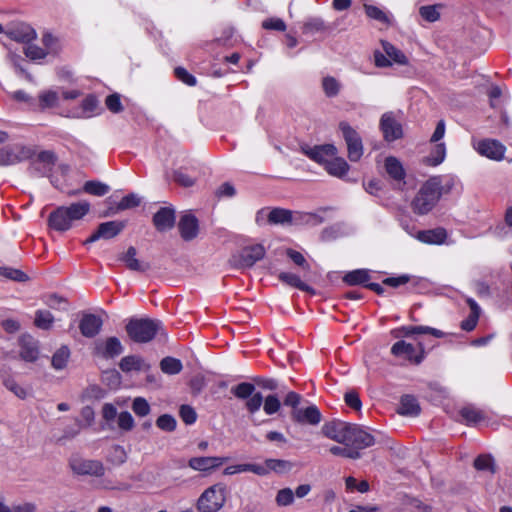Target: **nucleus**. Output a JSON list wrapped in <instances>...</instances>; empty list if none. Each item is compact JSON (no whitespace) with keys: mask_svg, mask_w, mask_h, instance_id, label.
Segmentation results:
<instances>
[{"mask_svg":"<svg viewBox=\"0 0 512 512\" xmlns=\"http://www.w3.org/2000/svg\"><path fill=\"white\" fill-rule=\"evenodd\" d=\"M301 151L313 161L326 164L330 158L337 154V148L332 144H325L310 147L309 145L301 146Z\"/></svg>","mask_w":512,"mask_h":512,"instance_id":"f8f14e48","label":"nucleus"},{"mask_svg":"<svg viewBox=\"0 0 512 512\" xmlns=\"http://www.w3.org/2000/svg\"><path fill=\"white\" fill-rule=\"evenodd\" d=\"M174 181L183 187H191L195 184L196 178L188 175L183 168L174 172Z\"/></svg>","mask_w":512,"mask_h":512,"instance_id":"5fc2aeb1","label":"nucleus"},{"mask_svg":"<svg viewBox=\"0 0 512 512\" xmlns=\"http://www.w3.org/2000/svg\"><path fill=\"white\" fill-rule=\"evenodd\" d=\"M439 199V192H436L429 180H427L413 200V210L421 215L426 214L432 210Z\"/></svg>","mask_w":512,"mask_h":512,"instance_id":"39448f33","label":"nucleus"},{"mask_svg":"<svg viewBox=\"0 0 512 512\" xmlns=\"http://www.w3.org/2000/svg\"><path fill=\"white\" fill-rule=\"evenodd\" d=\"M278 279L291 286V287H294V288H297L301 291H305V292H309V293H314V290L309 286L307 285L306 283H304L300 277L294 273H291V272H280L278 274Z\"/></svg>","mask_w":512,"mask_h":512,"instance_id":"7c9ffc66","label":"nucleus"},{"mask_svg":"<svg viewBox=\"0 0 512 512\" xmlns=\"http://www.w3.org/2000/svg\"><path fill=\"white\" fill-rule=\"evenodd\" d=\"M70 357V351L68 347H60L52 356V367L56 370H62L66 367L68 359Z\"/></svg>","mask_w":512,"mask_h":512,"instance_id":"e433bc0d","label":"nucleus"},{"mask_svg":"<svg viewBox=\"0 0 512 512\" xmlns=\"http://www.w3.org/2000/svg\"><path fill=\"white\" fill-rule=\"evenodd\" d=\"M156 425L161 430L171 432L176 428V420L171 415L164 414L156 420Z\"/></svg>","mask_w":512,"mask_h":512,"instance_id":"680f3d73","label":"nucleus"},{"mask_svg":"<svg viewBox=\"0 0 512 512\" xmlns=\"http://www.w3.org/2000/svg\"><path fill=\"white\" fill-rule=\"evenodd\" d=\"M381 130L388 141H394L402 136V127L392 113H385L380 121Z\"/></svg>","mask_w":512,"mask_h":512,"instance_id":"aec40b11","label":"nucleus"},{"mask_svg":"<svg viewBox=\"0 0 512 512\" xmlns=\"http://www.w3.org/2000/svg\"><path fill=\"white\" fill-rule=\"evenodd\" d=\"M6 34L10 39L24 44H29L37 37L36 31L26 23L16 24Z\"/></svg>","mask_w":512,"mask_h":512,"instance_id":"a211bd4d","label":"nucleus"},{"mask_svg":"<svg viewBox=\"0 0 512 512\" xmlns=\"http://www.w3.org/2000/svg\"><path fill=\"white\" fill-rule=\"evenodd\" d=\"M20 357L27 362H34L39 357V345L31 335L24 334L19 339Z\"/></svg>","mask_w":512,"mask_h":512,"instance_id":"f3484780","label":"nucleus"},{"mask_svg":"<svg viewBox=\"0 0 512 512\" xmlns=\"http://www.w3.org/2000/svg\"><path fill=\"white\" fill-rule=\"evenodd\" d=\"M160 368L165 374L176 375L182 371L183 365L179 359L168 356L160 361Z\"/></svg>","mask_w":512,"mask_h":512,"instance_id":"f704fd0d","label":"nucleus"},{"mask_svg":"<svg viewBox=\"0 0 512 512\" xmlns=\"http://www.w3.org/2000/svg\"><path fill=\"white\" fill-rule=\"evenodd\" d=\"M281 402L276 395H268L263 400V409L267 415L275 414L280 410Z\"/></svg>","mask_w":512,"mask_h":512,"instance_id":"864d4df0","label":"nucleus"},{"mask_svg":"<svg viewBox=\"0 0 512 512\" xmlns=\"http://www.w3.org/2000/svg\"><path fill=\"white\" fill-rule=\"evenodd\" d=\"M119 367L123 372L146 371L150 368L143 358L135 355L126 356L121 359Z\"/></svg>","mask_w":512,"mask_h":512,"instance_id":"cd10ccee","label":"nucleus"},{"mask_svg":"<svg viewBox=\"0 0 512 512\" xmlns=\"http://www.w3.org/2000/svg\"><path fill=\"white\" fill-rule=\"evenodd\" d=\"M266 464L269 472L275 471L281 473L289 471L292 468V464L289 461L281 459H267Z\"/></svg>","mask_w":512,"mask_h":512,"instance_id":"6e6d98bb","label":"nucleus"},{"mask_svg":"<svg viewBox=\"0 0 512 512\" xmlns=\"http://www.w3.org/2000/svg\"><path fill=\"white\" fill-rule=\"evenodd\" d=\"M474 467L480 471L495 472L493 458L489 455H480L474 461Z\"/></svg>","mask_w":512,"mask_h":512,"instance_id":"8fccbe9b","label":"nucleus"},{"mask_svg":"<svg viewBox=\"0 0 512 512\" xmlns=\"http://www.w3.org/2000/svg\"><path fill=\"white\" fill-rule=\"evenodd\" d=\"M262 404H263V397H262L261 393L258 392V393H253L249 398H247L245 407L250 414H254L260 409Z\"/></svg>","mask_w":512,"mask_h":512,"instance_id":"052dcab7","label":"nucleus"},{"mask_svg":"<svg viewBox=\"0 0 512 512\" xmlns=\"http://www.w3.org/2000/svg\"><path fill=\"white\" fill-rule=\"evenodd\" d=\"M460 416L467 425L476 426L478 424L487 422L490 419L489 414L482 409L473 405H467L460 410Z\"/></svg>","mask_w":512,"mask_h":512,"instance_id":"412c9836","label":"nucleus"},{"mask_svg":"<svg viewBox=\"0 0 512 512\" xmlns=\"http://www.w3.org/2000/svg\"><path fill=\"white\" fill-rule=\"evenodd\" d=\"M90 210L87 201L72 203L70 206H61L53 211L48 219L49 226L56 231L69 230L74 221L82 219Z\"/></svg>","mask_w":512,"mask_h":512,"instance_id":"f257e3e1","label":"nucleus"},{"mask_svg":"<svg viewBox=\"0 0 512 512\" xmlns=\"http://www.w3.org/2000/svg\"><path fill=\"white\" fill-rule=\"evenodd\" d=\"M122 352L123 346L120 340L116 337H109L95 343L94 354L97 357L109 359L120 355Z\"/></svg>","mask_w":512,"mask_h":512,"instance_id":"ddd939ff","label":"nucleus"},{"mask_svg":"<svg viewBox=\"0 0 512 512\" xmlns=\"http://www.w3.org/2000/svg\"><path fill=\"white\" fill-rule=\"evenodd\" d=\"M397 412L403 416H417L420 413V406L415 397L411 395H404L400 399Z\"/></svg>","mask_w":512,"mask_h":512,"instance_id":"c85d7f7f","label":"nucleus"},{"mask_svg":"<svg viewBox=\"0 0 512 512\" xmlns=\"http://www.w3.org/2000/svg\"><path fill=\"white\" fill-rule=\"evenodd\" d=\"M81 106H82V112H81L80 116L84 117V118H89V117L93 116L94 113L96 112L97 107H98V101L94 96L90 95V96H87L82 101Z\"/></svg>","mask_w":512,"mask_h":512,"instance_id":"09e8293b","label":"nucleus"},{"mask_svg":"<svg viewBox=\"0 0 512 512\" xmlns=\"http://www.w3.org/2000/svg\"><path fill=\"white\" fill-rule=\"evenodd\" d=\"M364 10L369 18L374 19V20L379 21L384 24L389 23L388 15L379 7L364 4Z\"/></svg>","mask_w":512,"mask_h":512,"instance_id":"de8ad7c7","label":"nucleus"},{"mask_svg":"<svg viewBox=\"0 0 512 512\" xmlns=\"http://www.w3.org/2000/svg\"><path fill=\"white\" fill-rule=\"evenodd\" d=\"M117 423L119 428L125 431H129L134 427V419L127 411L121 412L117 416Z\"/></svg>","mask_w":512,"mask_h":512,"instance_id":"0e129e2a","label":"nucleus"},{"mask_svg":"<svg viewBox=\"0 0 512 512\" xmlns=\"http://www.w3.org/2000/svg\"><path fill=\"white\" fill-rule=\"evenodd\" d=\"M352 425L344 421L334 420L325 423L321 431L325 437L345 445Z\"/></svg>","mask_w":512,"mask_h":512,"instance_id":"9b49d317","label":"nucleus"},{"mask_svg":"<svg viewBox=\"0 0 512 512\" xmlns=\"http://www.w3.org/2000/svg\"><path fill=\"white\" fill-rule=\"evenodd\" d=\"M84 192L95 195L103 196L110 190L109 186L99 181H87L83 186Z\"/></svg>","mask_w":512,"mask_h":512,"instance_id":"a19ab883","label":"nucleus"},{"mask_svg":"<svg viewBox=\"0 0 512 512\" xmlns=\"http://www.w3.org/2000/svg\"><path fill=\"white\" fill-rule=\"evenodd\" d=\"M124 228V224L119 221H109L101 223L98 226L96 232H94L86 241L85 244L93 243L101 238L103 239H111L118 235L122 229Z\"/></svg>","mask_w":512,"mask_h":512,"instance_id":"2eb2a0df","label":"nucleus"},{"mask_svg":"<svg viewBox=\"0 0 512 512\" xmlns=\"http://www.w3.org/2000/svg\"><path fill=\"white\" fill-rule=\"evenodd\" d=\"M106 107L112 113H119L123 110V106L121 104L120 96L118 94H111L107 96L105 100Z\"/></svg>","mask_w":512,"mask_h":512,"instance_id":"338daca9","label":"nucleus"},{"mask_svg":"<svg viewBox=\"0 0 512 512\" xmlns=\"http://www.w3.org/2000/svg\"><path fill=\"white\" fill-rule=\"evenodd\" d=\"M12 146H7L0 149V166H10L17 164Z\"/></svg>","mask_w":512,"mask_h":512,"instance_id":"4d7b16f0","label":"nucleus"},{"mask_svg":"<svg viewBox=\"0 0 512 512\" xmlns=\"http://www.w3.org/2000/svg\"><path fill=\"white\" fill-rule=\"evenodd\" d=\"M327 172L335 177H343L347 174L349 170V165L345 161V159L341 157H333L328 160L325 164Z\"/></svg>","mask_w":512,"mask_h":512,"instance_id":"c756f323","label":"nucleus"},{"mask_svg":"<svg viewBox=\"0 0 512 512\" xmlns=\"http://www.w3.org/2000/svg\"><path fill=\"white\" fill-rule=\"evenodd\" d=\"M329 451L331 454H333L335 456H341V457L349 458V459H358L361 457L360 452H357L355 449H351V447H348V445H343V446L334 445L329 448Z\"/></svg>","mask_w":512,"mask_h":512,"instance_id":"c03bdc74","label":"nucleus"},{"mask_svg":"<svg viewBox=\"0 0 512 512\" xmlns=\"http://www.w3.org/2000/svg\"><path fill=\"white\" fill-rule=\"evenodd\" d=\"M255 391V386L248 382H242L232 387L231 392L239 399L249 398Z\"/></svg>","mask_w":512,"mask_h":512,"instance_id":"a18cd8bd","label":"nucleus"},{"mask_svg":"<svg viewBox=\"0 0 512 512\" xmlns=\"http://www.w3.org/2000/svg\"><path fill=\"white\" fill-rule=\"evenodd\" d=\"M0 276H4L18 282H25L28 280V276L24 272L9 267H0Z\"/></svg>","mask_w":512,"mask_h":512,"instance_id":"603ef678","label":"nucleus"},{"mask_svg":"<svg viewBox=\"0 0 512 512\" xmlns=\"http://www.w3.org/2000/svg\"><path fill=\"white\" fill-rule=\"evenodd\" d=\"M415 237L423 243L439 245L445 242L447 233L443 228H436L419 231Z\"/></svg>","mask_w":512,"mask_h":512,"instance_id":"bb28decb","label":"nucleus"},{"mask_svg":"<svg viewBox=\"0 0 512 512\" xmlns=\"http://www.w3.org/2000/svg\"><path fill=\"white\" fill-rule=\"evenodd\" d=\"M439 5H427L419 8L420 16L427 22H435L440 18Z\"/></svg>","mask_w":512,"mask_h":512,"instance_id":"49530a36","label":"nucleus"},{"mask_svg":"<svg viewBox=\"0 0 512 512\" xmlns=\"http://www.w3.org/2000/svg\"><path fill=\"white\" fill-rule=\"evenodd\" d=\"M178 229L181 237L185 241H190L198 235V220L191 214H185L181 217L178 223Z\"/></svg>","mask_w":512,"mask_h":512,"instance_id":"4be33fe9","label":"nucleus"},{"mask_svg":"<svg viewBox=\"0 0 512 512\" xmlns=\"http://www.w3.org/2000/svg\"><path fill=\"white\" fill-rule=\"evenodd\" d=\"M339 129L347 145L348 158L352 162H357L363 155L362 139L358 132L351 127L347 122H341Z\"/></svg>","mask_w":512,"mask_h":512,"instance_id":"423d86ee","label":"nucleus"},{"mask_svg":"<svg viewBox=\"0 0 512 512\" xmlns=\"http://www.w3.org/2000/svg\"><path fill=\"white\" fill-rule=\"evenodd\" d=\"M264 256L265 248L260 244H256L245 247L240 252L232 255L229 259V264L236 269L250 268Z\"/></svg>","mask_w":512,"mask_h":512,"instance_id":"20e7f679","label":"nucleus"},{"mask_svg":"<svg viewBox=\"0 0 512 512\" xmlns=\"http://www.w3.org/2000/svg\"><path fill=\"white\" fill-rule=\"evenodd\" d=\"M39 104L41 108H53L57 106L59 96L56 91L53 90H45L42 91L39 96Z\"/></svg>","mask_w":512,"mask_h":512,"instance_id":"ea45409f","label":"nucleus"},{"mask_svg":"<svg viewBox=\"0 0 512 512\" xmlns=\"http://www.w3.org/2000/svg\"><path fill=\"white\" fill-rule=\"evenodd\" d=\"M42 43L44 45V50L47 52V55H56L61 50V43L59 39L51 33H45L43 35Z\"/></svg>","mask_w":512,"mask_h":512,"instance_id":"58836bf2","label":"nucleus"},{"mask_svg":"<svg viewBox=\"0 0 512 512\" xmlns=\"http://www.w3.org/2000/svg\"><path fill=\"white\" fill-rule=\"evenodd\" d=\"M473 148L481 156L493 161H502L506 152V147L500 141L490 138L474 142Z\"/></svg>","mask_w":512,"mask_h":512,"instance_id":"6e6552de","label":"nucleus"},{"mask_svg":"<svg viewBox=\"0 0 512 512\" xmlns=\"http://www.w3.org/2000/svg\"><path fill=\"white\" fill-rule=\"evenodd\" d=\"M404 335H412V334H430L436 338H442L445 336V333L436 328H432L429 326H409L402 328Z\"/></svg>","mask_w":512,"mask_h":512,"instance_id":"c9c22d12","label":"nucleus"},{"mask_svg":"<svg viewBox=\"0 0 512 512\" xmlns=\"http://www.w3.org/2000/svg\"><path fill=\"white\" fill-rule=\"evenodd\" d=\"M109 458L113 463L119 465L123 464L126 461L127 454L123 447L117 445L111 449Z\"/></svg>","mask_w":512,"mask_h":512,"instance_id":"774afa93","label":"nucleus"},{"mask_svg":"<svg viewBox=\"0 0 512 512\" xmlns=\"http://www.w3.org/2000/svg\"><path fill=\"white\" fill-rule=\"evenodd\" d=\"M153 224L160 232L170 230L175 224V210L172 207H161L153 216Z\"/></svg>","mask_w":512,"mask_h":512,"instance_id":"6ab92c4d","label":"nucleus"},{"mask_svg":"<svg viewBox=\"0 0 512 512\" xmlns=\"http://www.w3.org/2000/svg\"><path fill=\"white\" fill-rule=\"evenodd\" d=\"M391 353L412 364H420L424 359V348L422 344L413 345L404 340L397 341L391 347Z\"/></svg>","mask_w":512,"mask_h":512,"instance_id":"0eeeda50","label":"nucleus"},{"mask_svg":"<svg viewBox=\"0 0 512 512\" xmlns=\"http://www.w3.org/2000/svg\"><path fill=\"white\" fill-rule=\"evenodd\" d=\"M322 88L327 97H335L338 95L341 85L334 77L326 76L322 80Z\"/></svg>","mask_w":512,"mask_h":512,"instance_id":"37998d69","label":"nucleus"},{"mask_svg":"<svg viewBox=\"0 0 512 512\" xmlns=\"http://www.w3.org/2000/svg\"><path fill=\"white\" fill-rule=\"evenodd\" d=\"M369 279L368 272L364 269L354 270L346 274L343 278L344 282L349 285H358L367 282Z\"/></svg>","mask_w":512,"mask_h":512,"instance_id":"79ce46f5","label":"nucleus"},{"mask_svg":"<svg viewBox=\"0 0 512 512\" xmlns=\"http://www.w3.org/2000/svg\"><path fill=\"white\" fill-rule=\"evenodd\" d=\"M384 167L389 178L398 183L404 182L406 173L402 163L396 157H387L384 161Z\"/></svg>","mask_w":512,"mask_h":512,"instance_id":"a878e982","label":"nucleus"},{"mask_svg":"<svg viewBox=\"0 0 512 512\" xmlns=\"http://www.w3.org/2000/svg\"><path fill=\"white\" fill-rule=\"evenodd\" d=\"M382 47H383L385 54L388 56V58H389V60H391V62L393 61L394 63L400 64V65L408 64V59L404 55V53L401 50H399L398 48H396L394 45H392L391 43L383 41Z\"/></svg>","mask_w":512,"mask_h":512,"instance_id":"473e14b6","label":"nucleus"},{"mask_svg":"<svg viewBox=\"0 0 512 512\" xmlns=\"http://www.w3.org/2000/svg\"><path fill=\"white\" fill-rule=\"evenodd\" d=\"M70 468L77 475H89L100 477L104 474V467L96 460L72 457L69 461Z\"/></svg>","mask_w":512,"mask_h":512,"instance_id":"1a4fd4ad","label":"nucleus"},{"mask_svg":"<svg viewBox=\"0 0 512 512\" xmlns=\"http://www.w3.org/2000/svg\"><path fill=\"white\" fill-rule=\"evenodd\" d=\"M137 250L131 246L123 253L119 259L124 262L129 270L137 272H145L149 269V264L139 260L137 257Z\"/></svg>","mask_w":512,"mask_h":512,"instance_id":"393cba45","label":"nucleus"},{"mask_svg":"<svg viewBox=\"0 0 512 512\" xmlns=\"http://www.w3.org/2000/svg\"><path fill=\"white\" fill-rule=\"evenodd\" d=\"M54 323V316L48 310H37L35 312L34 325L42 330H50Z\"/></svg>","mask_w":512,"mask_h":512,"instance_id":"72a5a7b5","label":"nucleus"},{"mask_svg":"<svg viewBox=\"0 0 512 512\" xmlns=\"http://www.w3.org/2000/svg\"><path fill=\"white\" fill-rule=\"evenodd\" d=\"M226 488L222 484H215L207 488L197 501L200 512H217L225 504Z\"/></svg>","mask_w":512,"mask_h":512,"instance_id":"7ed1b4c3","label":"nucleus"},{"mask_svg":"<svg viewBox=\"0 0 512 512\" xmlns=\"http://www.w3.org/2000/svg\"><path fill=\"white\" fill-rule=\"evenodd\" d=\"M126 331L134 342L146 343L162 331V323L156 319L132 318L126 325Z\"/></svg>","mask_w":512,"mask_h":512,"instance_id":"f03ea898","label":"nucleus"},{"mask_svg":"<svg viewBox=\"0 0 512 512\" xmlns=\"http://www.w3.org/2000/svg\"><path fill=\"white\" fill-rule=\"evenodd\" d=\"M446 156V147L444 143L437 144L431 151L430 155L426 157L425 162L431 166L441 164Z\"/></svg>","mask_w":512,"mask_h":512,"instance_id":"4c0bfd02","label":"nucleus"},{"mask_svg":"<svg viewBox=\"0 0 512 512\" xmlns=\"http://www.w3.org/2000/svg\"><path fill=\"white\" fill-rule=\"evenodd\" d=\"M292 419L299 424L318 425L322 420V415L315 405H309L299 409H294L291 413Z\"/></svg>","mask_w":512,"mask_h":512,"instance_id":"4468645a","label":"nucleus"},{"mask_svg":"<svg viewBox=\"0 0 512 512\" xmlns=\"http://www.w3.org/2000/svg\"><path fill=\"white\" fill-rule=\"evenodd\" d=\"M226 460L227 458L214 456L193 457L188 461V466L195 471L209 472L220 467Z\"/></svg>","mask_w":512,"mask_h":512,"instance_id":"dca6fc26","label":"nucleus"},{"mask_svg":"<svg viewBox=\"0 0 512 512\" xmlns=\"http://www.w3.org/2000/svg\"><path fill=\"white\" fill-rule=\"evenodd\" d=\"M133 412L139 417H145L150 413V405L143 397H136L132 403Z\"/></svg>","mask_w":512,"mask_h":512,"instance_id":"3c124183","label":"nucleus"},{"mask_svg":"<svg viewBox=\"0 0 512 512\" xmlns=\"http://www.w3.org/2000/svg\"><path fill=\"white\" fill-rule=\"evenodd\" d=\"M24 54L31 60H41L47 56L44 48L38 47L34 44H27L24 48Z\"/></svg>","mask_w":512,"mask_h":512,"instance_id":"13d9d810","label":"nucleus"},{"mask_svg":"<svg viewBox=\"0 0 512 512\" xmlns=\"http://www.w3.org/2000/svg\"><path fill=\"white\" fill-rule=\"evenodd\" d=\"M275 500L279 506L291 505L294 501V492L290 488H283L278 491Z\"/></svg>","mask_w":512,"mask_h":512,"instance_id":"bf43d9fd","label":"nucleus"},{"mask_svg":"<svg viewBox=\"0 0 512 512\" xmlns=\"http://www.w3.org/2000/svg\"><path fill=\"white\" fill-rule=\"evenodd\" d=\"M140 204V198L134 194L130 193L126 196H124L120 202L118 203V210H127L134 207H137Z\"/></svg>","mask_w":512,"mask_h":512,"instance_id":"e2e57ef3","label":"nucleus"},{"mask_svg":"<svg viewBox=\"0 0 512 512\" xmlns=\"http://www.w3.org/2000/svg\"><path fill=\"white\" fill-rule=\"evenodd\" d=\"M267 220L270 224H288L293 221V213L290 210L275 208L267 212Z\"/></svg>","mask_w":512,"mask_h":512,"instance_id":"2f4dec72","label":"nucleus"},{"mask_svg":"<svg viewBox=\"0 0 512 512\" xmlns=\"http://www.w3.org/2000/svg\"><path fill=\"white\" fill-rule=\"evenodd\" d=\"M432 187L439 192V197L451 193L459 184L457 177L452 175L434 176L428 179Z\"/></svg>","mask_w":512,"mask_h":512,"instance_id":"5701e85b","label":"nucleus"},{"mask_svg":"<svg viewBox=\"0 0 512 512\" xmlns=\"http://www.w3.org/2000/svg\"><path fill=\"white\" fill-rule=\"evenodd\" d=\"M374 444L375 438L372 434L358 425H352L345 445L360 452L362 449L371 447Z\"/></svg>","mask_w":512,"mask_h":512,"instance_id":"9d476101","label":"nucleus"},{"mask_svg":"<svg viewBox=\"0 0 512 512\" xmlns=\"http://www.w3.org/2000/svg\"><path fill=\"white\" fill-rule=\"evenodd\" d=\"M262 27L266 30H276V31H285L286 24L280 18H268L262 22Z\"/></svg>","mask_w":512,"mask_h":512,"instance_id":"69168bd1","label":"nucleus"},{"mask_svg":"<svg viewBox=\"0 0 512 512\" xmlns=\"http://www.w3.org/2000/svg\"><path fill=\"white\" fill-rule=\"evenodd\" d=\"M102 319L94 314H86L80 321V331L83 336L91 338L97 335L102 327Z\"/></svg>","mask_w":512,"mask_h":512,"instance_id":"b1692460","label":"nucleus"}]
</instances>
